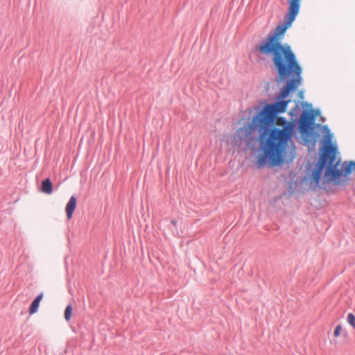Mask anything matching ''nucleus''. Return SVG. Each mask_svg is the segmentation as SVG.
<instances>
[{
    "instance_id": "obj_1",
    "label": "nucleus",
    "mask_w": 355,
    "mask_h": 355,
    "mask_svg": "<svg viewBox=\"0 0 355 355\" xmlns=\"http://www.w3.org/2000/svg\"><path fill=\"white\" fill-rule=\"evenodd\" d=\"M275 82L283 83L275 103L261 102L255 107V114L247 125L239 128L233 135L235 146L246 142L248 148L254 149L259 144L256 165L280 166L286 162L289 144L295 132V124H289L278 114L286 112L291 99L287 98L295 92L302 78V68L274 69Z\"/></svg>"
},
{
    "instance_id": "obj_2",
    "label": "nucleus",
    "mask_w": 355,
    "mask_h": 355,
    "mask_svg": "<svg viewBox=\"0 0 355 355\" xmlns=\"http://www.w3.org/2000/svg\"><path fill=\"white\" fill-rule=\"evenodd\" d=\"M335 161V155L330 153L324 140H322L316 162L311 163L307 161L306 162V175L303 181L309 182L311 187L315 189L319 187L324 173V182H333L335 185L341 184L344 178L348 177L353 171H355V161L344 162L341 168H337L340 161L334 164Z\"/></svg>"
},
{
    "instance_id": "obj_3",
    "label": "nucleus",
    "mask_w": 355,
    "mask_h": 355,
    "mask_svg": "<svg viewBox=\"0 0 355 355\" xmlns=\"http://www.w3.org/2000/svg\"><path fill=\"white\" fill-rule=\"evenodd\" d=\"M288 28L277 25L254 48L260 55L270 56L273 69L302 68L290 44L282 43Z\"/></svg>"
},
{
    "instance_id": "obj_4",
    "label": "nucleus",
    "mask_w": 355,
    "mask_h": 355,
    "mask_svg": "<svg viewBox=\"0 0 355 355\" xmlns=\"http://www.w3.org/2000/svg\"><path fill=\"white\" fill-rule=\"evenodd\" d=\"M302 106L307 112L303 111L300 116L296 118L297 130L300 134L302 143L308 148L309 152H313L320 137L319 130L321 125L315 123V121L321 112L319 109L314 110L313 105L308 102H303Z\"/></svg>"
},
{
    "instance_id": "obj_5",
    "label": "nucleus",
    "mask_w": 355,
    "mask_h": 355,
    "mask_svg": "<svg viewBox=\"0 0 355 355\" xmlns=\"http://www.w3.org/2000/svg\"><path fill=\"white\" fill-rule=\"evenodd\" d=\"M287 2L288 7L284 16L283 24L288 28L300 12L301 0H287Z\"/></svg>"
},
{
    "instance_id": "obj_6",
    "label": "nucleus",
    "mask_w": 355,
    "mask_h": 355,
    "mask_svg": "<svg viewBox=\"0 0 355 355\" xmlns=\"http://www.w3.org/2000/svg\"><path fill=\"white\" fill-rule=\"evenodd\" d=\"M77 205L76 198L74 196H72L69 202L67 204L65 211L67 213V219L69 220L71 218L73 214L76 209Z\"/></svg>"
},
{
    "instance_id": "obj_7",
    "label": "nucleus",
    "mask_w": 355,
    "mask_h": 355,
    "mask_svg": "<svg viewBox=\"0 0 355 355\" xmlns=\"http://www.w3.org/2000/svg\"><path fill=\"white\" fill-rule=\"evenodd\" d=\"M40 189L46 194H51L53 192V184L50 178H47L42 182Z\"/></svg>"
},
{
    "instance_id": "obj_8",
    "label": "nucleus",
    "mask_w": 355,
    "mask_h": 355,
    "mask_svg": "<svg viewBox=\"0 0 355 355\" xmlns=\"http://www.w3.org/2000/svg\"><path fill=\"white\" fill-rule=\"evenodd\" d=\"M300 111V109L299 107L298 103H296L295 107H293L289 115L291 116V119L292 121L291 123L289 122V124H295V132H297V124L295 123V120L297 117H299L298 112Z\"/></svg>"
},
{
    "instance_id": "obj_9",
    "label": "nucleus",
    "mask_w": 355,
    "mask_h": 355,
    "mask_svg": "<svg viewBox=\"0 0 355 355\" xmlns=\"http://www.w3.org/2000/svg\"><path fill=\"white\" fill-rule=\"evenodd\" d=\"M320 130L322 131L324 135L327 138L329 141H331L332 139L333 134L331 133V130L329 129L327 125H321V128L319 130V131L320 132Z\"/></svg>"
},
{
    "instance_id": "obj_10",
    "label": "nucleus",
    "mask_w": 355,
    "mask_h": 355,
    "mask_svg": "<svg viewBox=\"0 0 355 355\" xmlns=\"http://www.w3.org/2000/svg\"><path fill=\"white\" fill-rule=\"evenodd\" d=\"M39 306H40V302L33 300V301L31 304V306H30V308L28 310L29 313L31 315L35 313L37 311Z\"/></svg>"
},
{
    "instance_id": "obj_11",
    "label": "nucleus",
    "mask_w": 355,
    "mask_h": 355,
    "mask_svg": "<svg viewBox=\"0 0 355 355\" xmlns=\"http://www.w3.org/2000/svg\"><path fill=\"white\" fill-rule=\"evenodd\" d=\"M72 314V306L71 304L67 306L64 311V318L67 321H69L71 318Z\"/></svg>"
},
{
    "instance_id": "obj_12",
    "label": "nucleus",
    "mask_w": 355,
    "mask_h": 355,
    "mask_svg": "<svg viewBox=\"0 0 355 355\" xmlns=\"http://www.w3.org/2000/svg\"><path fill=\"white\" fill-rule=\"evenodd\" d=\"M348 323L352 325L354 328H355V315L350 313L347 315V318Z\"/></svg>"
},
{
    "instance_id": "obj_13",
    "label": "nucleus",
    "mask_w": 355,
    "mask_h": 355,
    "mask_svg": "<svg viewBox=\"0 0 355 355\" xmlns=\"http://www.w3.org/2000/svg\"><path fill=\"white\" fill-rule=\"evenodd\" d=\"M342 330V326L340 324H338L336 326V327L334 329V335L335 337H338L340 334V331Z\"/></svg>"
},
{
    "instance_id": "obj_14",
    "label": "nucleus",
    "mask_w": 355,
    "mask_h": 355,
    "mask_svg": "<svg viewBox=\"0 0 355 355\" xmlns=\"http://www.w3.org/2000/svg\"><path fill=\"white\" fill-rule=\"evenodd\" d=\"M44 297L43 293H40L34 300L39 302L40 303L41 300Z\"/></svg>"
},
{
    "instance_id": "obj_15",
    "label": "nucleus",
    "mask_w": 355,
    "mask_h": 355,
    "mask_svg": "<svg viewBox=\"0 0 355 355\" xmlns=\"http://www.w3.org/2000/svg\"><path fill=\"white\" fill-rule=\"evenodd\" d=\"M299 97L301 98H304V93L302 91L299 92Z\"/></svg>"
},
{
    "instance_id": "obj_16",
    "label": "nucleus",
    "mask_w": 355,
    "mask_h": 355,
    "mask_svg": "<svg viewBox=\"0 0 355 355\" xmlns=\"http://www.w3.org/2000/svg\"><path fill=\"white\" fill-rule=\"evenodd\" d=\"M333 150H335L336 152L338 150V146L336 144L334 146Z\"/></svg>"
},
{
    "instance_id": "obj_17",
    "label": "nucleus",
    "mask_w": 355,
    "mask_h": 355,
    "mask_svg": "<svg viewBox=\"0 0 355 355\" xmlns=\"http://www.w3.org/2000/svg\"><path fill=\"white\" fill-rule=\"evenodd\" d=\"M171 223H172L174 225H175V224H176V223H177V222H176L175 220H173L171 221Z\"/></svg>"
}]
</instances>
